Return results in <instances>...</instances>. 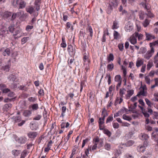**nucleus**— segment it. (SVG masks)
Returning a JSON list of instances; mask_svg holds the SVG:
<instances>
[{
	"mask_svg": "<svg viewBox=\"0 0 158 158\" xmlns=\"http://www.w3.org/2000/svg\"><path fill=\"white\" fill-rule=\"evenodd\" d=\"M83 60L84 66L85 70L87 71L89 69V65L90 64V60L89 59V55L88 54L85 53L83 57Z\"/></svg>",
	"mask_w": 158,
	"mask_h": 158,
	"instance_id": "obj_1",
	"label": "nucleus"
},
{
	"mask_svg": "<svg viewBox=\"0 0 158 158\" xmlns=\"http://www.w3.org/2000/svg\"><path fill=\"white\" fill-rule=\"evenodd\" d=\"M151 49L147 51L144 56V58L147 60L150 59L152 56L154 52V48L153 47H152L151 46Z\"/></svg>",
	"mask_w": 158,
	"mask_h": 158,
	"instance_id": "obj_2",
	"label": "nucleus"
},
{
	"mask_svg": "<svg viewBox=\"0 0 158 158\" xmlns=\"http://www.w3.org/2000/svg\"><path fill=\"white\" fill-rule=\"evenodd\" d=\"M148 146V143L146 141H144L142 145H139L137 147V150L139 152H143Z\"/></svg>",
	"mask_w": 158,
	"mask_h": 158,
	"instance_id": "obj_3",
	"label": "nucleus"
},
{
	"mask_svg": "<svg viewBox=\"0 0 158 158\" xmlns=\"http://www.w3.org/2000/svg\"><path fill=\"white\" fill-rule=\"evenodd\" d=\"M126 90L124 88L120 89L119 90V94L120 96V97L119 98L117 97L116 99V102H118V100H120L119 104H120L123 101V95L125 94Z\"/></svg>",
	"mask_w": 158,
	"mask_h": 158,
	"instance_id": "obj_4",
	"label": "nucleus"
},
{
	"mask_svg": "<svg viewBox=\"0 0 158 158\" xmlns=\"http://www.w3.org/2000/svg\"><path fill=\"white\" fill-rule=\"evenodd\" d=\"M133 28V24L130 22H127L125 27V31L127 32H130Z\"/></svg>",
	"mask_w": 158,
	"mask_h": 158,
	"instance_id": "obj_5",
	"label": "nucleus"
},
{
	"mask_svg": "<svg viewBox=\"0 0 158 158\" xmlns=\"http://www.w3.org/2000/svg\"><path fill=\"white\" fill-rule=\"evenodd\" d=\"M144 60L143 59L138 58L136 61V66L138 68H139L141 65H143Z\"/></svg>",
	"mask_w": 158,
	"mask_h": 158,
	"instance_id": "obj_6",
	"label": "nucleus"
},
{
	"mask_svg": "<svg viewBox=\"0 0 158 158\" xmlns=\"http://www.w3.org/2000/svg\"><path fill=\"white\" fill-rule=\"evenodd\" d=\"M136 36L135 35V33L133 34L130 38L129 41L131 43L133 44H135L137 43V40Z\"/></svg>",
	"mask_w": 158,
	"mask_h": 158,
	"instance_id": "obj_7",
	"label": "nucleus"
},
{
	"mask_svg": "<svg viewBox=\"0 0 158 158\" xmlns=\"http://www.w3.org/2000/svg\"><path fill=\"white\" fill-rule=\"evenodd\" d=\"M29 108L31 109V111H34L37 110L39 108V105L38 103L33 104L29 106Z\"/></svg>",
	"mask_w": 158,
	"mask_h": 158,
	"instance_id": "obj_8",
	"label": "nucleus"
},
{
	"mask_svg": "<svg viewBox=\"0 0 158 158\" xmlns=\"http://www.w3.org/2000/svg\"><path fill=\"white\" fill-rule=\"evenodd\" d=\"M38 135L37 133L36 132H29L27 134L28 136L30 138L34 139Z\"/></svg>",
	"mask_w": 158,
	"mask_h": 158,
	"instance_id": "obj_9",
	"label": "nucleus"
},
{
	"mask_svg": "<svg viewBox=\"0 0 158 158\" xmlns=\"http://www.w3.org/2000/svg\"><path fill=\"white\" fill-rule=\"evenodd\" d=\"M26 11L30 14H32L35 11V9L34 7L31 6H29L27 7L26 8Z\"/></svg>",
	"mask_w": 158,
	"mask_h": 158,
	"instance_id": "obj_10",
	"label": "nucleus"
},
{
	"mask_svg": "<svg viewBox=\"0 0 158 158\" xmlns=\"http://www.w3.org/2000/svg\"><path fill=\"white\" fill-rule=\"evenodd\" d=\"M145 34L146 36V40H150L155 38V36L151 34L148 33L146 32H145Z\"/></svg>",
	"mask_w": 158,
	"mask_h": 158,
	"instance_id": "obj_11",
	"label": "nucleus"
},
{
	"mask_svg": "<svg viewBox=\"0 0 158 158\" xmlns=\"http://www.w3.org/2000/svg\"><path fill=\"white\" fill-rule=\"evenodd\" d=\"M134 93V91L132 89L128 90L127 91V94L125 95L126 98V99H129L131 97L133 94Z\"/></svg>",
	"mask_w": 158,
	"mask_h": 158,
	"instance_id": "obj_12",
	"label": "nucleus"
},
{
	"mask_svg": "<svg viewBox=\"0 0 158 158\" xmlns=\"http://www.w3.org/2000/svg\"><path fill=\"white\" fill-rule=\"evenodd\" d=\"M9 80L12 81H17V77L15 74H11L8 77Z\"/></svg>",
	"mask_w": 158,
	"mask_h": 158,
	"instance_id": "obj_13",
	"label": "nucleus"
},
{
	"mask_svg": "<svg viewBox=\"0 0 158 158\" xmlns=\"http://www.w3.org/2000/svg\"><path fill=\"white\" fill-rule=\"evenodd\" d=\"M140 95H143V96L144 95L143 91L142 92H140L137 95L132 97L131 98V100L133 102H135L137 100V96H139Z\"/></svg>",
	"mask_w": 158,
	"mask_h": 158,
	"instance_id": "obj_14",
	"label": "nucleus"
},
{
	"mask_svg": "<svg viewBox=\"0 0 158 158\" xmlns=\"http://www.w3.org/2000/svg\"><path fill=\"white\" fill-rule=\"evenodd\" d=\"M27 139L25 137H21L18 138V142L21 143H24L27 141Z\"/></svg>",
	"mask_w": 158,
	"mask_h": 158,
	"instance_id": "obj_15",
	"label": "nucleus"
},
{
	"mask_svg": "<svg viewBox=\"0 0 158 158\" xmlns=\"http://www.w3.org/2000/svg\"><path fill=\"white\" fill-rule=\"evenodd\" d=\"M152 138L155 141H158V134L153 132L152 133Z\"/></svg>",
	"mask_w": 158,
	"mask_h": 158,
	"instance_id": "obj_16",
	"label": "nucleus"
},
{
	"mask_svg": "<svg viewBox=\"0 0 158 158\" xmlns=\"http://www.w3.org/2000/svg\"><path fill=\"white\" fill-rule=\"evenodd\" d=\"M135 141L132 140H130L127 141L125 143V144H123L122 146H126V147H130L132 146L135 143Z\"/></svg>",
	"mask_w": 158,
	"mask_h": 158,
	"instance_id": "obj_17",
	"label": "nucleus"
},
{
	"mask_svg": "<svg viewBox=\"0 0 158 158\" xmlns=\"http://www.w3.org/2000/svg\"><path fill=\"white\" fill-rule=\"evenodd\" d=\"M12 107V104L10 103L6 104L3 106V109L4 111H7Z\"/></svg>",
	"mask_w": 158,
	"mask_h": 158,
	"instance_id": "obj_18",
	"label": "nucleus"
},
{
	"mask_svg": "<svg viewBox=\"0 0 158 158\" xmlns=\"http://www.w3.org/2000/svg\"><path fill=\"white\" fill-rule=\"evenodd\" d=\"M31 114L32 111L31 110H25L23 112V114L25 117H29Z\"/></svg>",
	"mask_w": 158,
	"mask_h": 158,
	"instance_id": "obj_19",
	"label": "nucleus"
},
{
	"mask_svg": "<svg viewBox=\"0 0 158 158\" xmlns=\"http://www.w3.org/2000/svg\"><path fill=\"white\" fill-rule=\"evenodd\" d=\"M68 51L69 52L71 55L74 53V50L73 49V46L71 45H69L68 47Z\"/></svg>",
	"mask_w": 158,
	"mask_h": 158,
	"instance_id": "obj_20",
	"label": "nucleus"
},
{
	"mask_svg": "<svg viewBox=\"0 0 158 158\" xmlns=\"http://www.w3.org/2000/svg\"><path fill=\"white\" fill-rule=\"evenodd\" d=\"M148 138V135L145 134H141L139 135L140 139L142 140H146Z\"/></svg>",
	"mask_w": 158,
	"mask_h": 158,
	"instance_id": "obj_21",
	"label": "nucleus"
},
{
	"mask_svg": "<svg viewBox=\"0 0 158 158\" xmlns=\"http://www.w3.org/2000/svg\"><path fill=\"white\" fill-rule=\"evenodd\" d=\"M26 3L23 0H21L19 4V8L23 9L25 7Z\"/></svg>",
	"mask_w": 158,
	"mask_h": 158,
	"instance_id": "obj_22",
	"label": "nucleus"
},
{
	"mask_svg": "<svg viewBox=\"0 0 158 158\" xmlns=\"http://www.w3.org/2000/svg\"><path fill=\"white\" fill-rule=\"evenodd\" d=\"M104 147L106 150L107 151H110L111 149V144L108 143H106L105 144Z\"/></svg>",
	"mask_w": 158,
	"mask_h": 158,
	"instance_id": "obj_23",
	"label": "nucleus"
},
{
	"mask_svg": "<svg viewBox=\"0 0 158 158\" xmlns=\"http://www.w3.org/2000/svg\"><path fill=\"white\" fill-rule=\"evenodd\" d=\"M107 70L109 71H111L114 68V65L112 63L109 64L107 65Z\"/></svg>",
	"mask_w": 158,
	"mask_h": 158,
	"instance_id": "obj_24",
	"label": "nucleus"
},
{
	"mask_svg": "<svg viewBox=\"0 0 158 158\" xmlns=\"http://www.w3.org/2000/svg\"><path fill=\"white\" fill-rule=\"evenodd\" d=\"M10 53V49L8 48H7L5 49L4 51L3 52L2 55L4 56H6V55L9 56Z\"/></svg>",
	"mask_w": 158,
	"mask_h": 158,
	"instance_id": "obj_25",
	"label": "nucleus"
},
{
	"mask_svg": "<svg viewBox=\"0 0 158 158\" xmlns=\"http://www.w3.org/2000/svg\"><path fill=\"white\" fill-rule=\"evenodd\" d=\"M135 35L136 36L137 38H138L139 40H140L143 39V35L141 34H139L137 32L135 33Z\"/></svg>",
	"mask_w": 158,
	"mask_h": 158,
	"instance_id": "obj_26",
	"label": "nucleus"
},
{
	"mask_svg": "<svg viewBox=\"0 0 158 158\" xmlns=\"http://www.w3.org/2000/svg\"><path fill=\"white\" fill-rule=\"evenodd\" d=\"M113 36L114 39L117 40L120 37V34L118 32L114 30V31Z\"/></svg>",
	"mask_w": 158,
	"mask_h": 158,
	"instance_id": "obj_27",
	"label": "nucleus"
},
{
	"mask_svg": "<svg viewBox=\"0 0 158 158\" xmlns=\"http://www.w3.org/2000/svg\"><path fill=\"white\" fill-rule=\"evenodd\" d=\"M66 108L65 106H63L61 108V115L60 116V117H62L63 118V117L64 116L65 114L64 113L66 111Z\"/></svg>",
	"mask_w": 158,
	"mask_h": 158,
	"instance_id": "obj_28",
	"label": "nucleus"
},
{
	"mask_svg": "<svg viewBox=\"0 0 158 158\" xmlns=\"http://www.w3.org/2000/svg\"><path fill=\"white\" fill-rule=\"evenodd\" d=\"M150 21L147 19H146L143 22L142 24L144 27H147L149 24Z\"/></svg>",
	"mask_w": 158,
	"mask_h": 158,
	"instance_id": "obj_29",
	"label": "nucleus"
},
{
	"mask_svg": "<svg viewBox=\"0 0 158 158\" xmlns=\"http://www.w3.org/2000/svg\"><path fill=\"white\" fill-rule=\"evenodd\" d=\"M144 8L147 10L148 11V13L147 15L150 18H152L154 17V15L149 10L148 11V9L147 8V6L146 5H145Z\"/></svg>",
	"mask_w": 158,
	"mask_h": 158,
	"instance_id": "obj_30",
	"label": "nucleus"
},
{
	"mask_svg": "<svg viewBox=\"0 0 158 158\" xmlns=\"http://www.w3.org/2000/svg\"><path fill=\"white\" fill-rule=\"evenodd\" d=\"M114 59V56L112 53H110L107 57V61L108 62L112 61Z\"/></svg>",
	"mask_w": 158,
	"mask_h": 158,
	"instance_id": "obj_31",
	"label": "nucleus"
},
{
	"mask_svg": "<svg viewBox=\"0 0 158 158\" xmlns=\"http://www.w3.org/2000/svg\"><path fill=\"white\" fill-rule=\"evenodd\" d=\"M119 26L118 23L116 21H114L113 22V25L112 26V28L113 29H115L118 28Z\"/></svg>",
	"mask_w": 158,
	"mask_h": 158,
	"instance_id": "obj_32",
	"label": "nucleus"
},
{
	"mask_svg": "<svg viewBox=\"0 0 158 158\" xmlns=\"http://www.w3.org/2000/svg\"><path fill=\"white\" fill-rule=\"evenodd\" d=\"M105 116H104L102 118H100L99 119L98 123L99 125H103L104 123V121L105 119Z\"/></svg>",
	"mask_w": 158,
	"mask_h": 158,
	"instance_id": "obj_33",
	"label": "nucleus"
},
{
	"mask_svg": "<svg viewBox=\"0 0 158 158\" xmlns=\"http://www.w3.org/2000/svg\"><path fill=\"white\" fill-rule=\"evenodd\" d=\"M145 100L148 106V107L151 108L153 105L152 103L147 98H146Z\"/></svg>",
	"mask_w": 158,
	"mask_h": 158,
	"instance_id": "obj_34",
	"label": "nucleus"
},
{
	"mask_svg": "<svg viewBox=\"0 0 158 158\" xmlns=\"http://www.w3.org/2000/svg\"><path fill=\"white\" fill-rule=\"evenodd\" d=\"M139 18L140 20H143L146 16L147 14L144 12H141L139 14Z\"/></svg>",
	"mask_w": 158,
	"mask_h": 158,
	"instance_id": "obj_35",
	"label": "nucleus"
},
{
	"mask_svg": "<svg viewBox=\"0 0 158 158\" xmlns=\"http://www.w3.org/2000/svg\"><path fill=\"white\" fill-rule=\"evenodd\" d=\"M20 152L19 150H14L12 151V153L15 156H18L20 153Z\"/></svg>",
	"mask_w": 158,
	"mask_h": 158,
	"instance_id": "obj_36",
	"label": "nucleus"
},
{
	"mask_svg": "<svg viewBox=\"0 0 158 158\" xmlns=\"http://www.w3.org/2000/svg\"><path fill=\"white\" fill-rule=\"evenodd\" d=\"M145 81L148 84L150 85L151 83V79L149 76H146L145 77Z\"/></svg>",
	"mask_w": 158,
	"mask_h": 158,
	"instance_id": "obj_37",
	"label": "nucleus"
},
{
	"mask_svg": "<svg viewBox=\"0 0 158 158\" xmlns=\"http://www.w3.org/2000/svg\"><path fill=\"white\" fill-rule=\"evenodd\" d=\"M91 152V146H88V148L86 149L85 151V153L86 155L88 156V155L89 154V152Z\"/></svg>",
	"mask_w": 158,
	"mask_h": 158,
	"instance_id": "obj_38",
	"label": "nucleus"
},
{
	"mask_svg": "<svg viewBox=\"0 0 158 158\" xmlns=\"http://www.w3.org/2000/svg\"><path fill=\"white\" fill-rule=\"evenodd\" d=\"M29 39V37H26L23 38L21 40V43L22 44L25 43Z\"/></svg>",
	"mask_w": 158,
	"mask_h": 158,
	"instance_id": "obj_39",
	"label": "nucleus"
},
{
	"mask_svg": "<svg viewBox=\"0 0 158 158\" xmlns=\"http://www.w3.org/2000/svg\"><path fill=\"white\" fill-rule=\"evenodd\" d=\"M114 80L115 81L119 82L122 81V78L120 75H117L115 76Z\"/></svg>",
	"mask_w": 158,
	"mask_h": 158,
	"instance_id": "obj_40",
	"label": "nucleus"
},
{
	"mask_svg": "<svg viewBox=\"0 0 158 158\" xmlns=\"http://www.w3.org/2000/svg\"><path fill=\"white\" fill-rule=\"evenodd\" d=\"M153 66V63L152 62L149 61L147 64V69L148 70H149Z\"/></svg>",
	"mask_w": 158,
	"mask_h": 158,
	"instance_id": "obj_41",
	"label": "nucleus"
},
{
	"mask_svg": "<svg viewBox=\"0 0 158 158\" xmlns=\"http://www.w3.org/2000/svg\"><path fill=\"white\" fill-rule=\"evenodd\" d=\"M87 30L89 31L90 36L92 37L93 36V30L91 27L90 26H88Z\"/></svg>",
	"mask_w": 158,
	"mask_h": 158,
	"instance_id": "obj_42",
	"label": "nucleus"
},
{
	"mask_svg": "<svg viewBox=\"0 0 158 158\" xmlns=\"http://www.w3.org/2000/svg\"><path fill=\"white\" fill-rule=\"evenodd\" d=\"M74 59L73 58H72L71 59L69 58L68 61V63L70 67H71V66L72 65V64L74 62Z\"/></svg>",
	"mask_w": 158,
	"mask_h": 158,
	"instance_id": "obj_43",
	"label": "nucleus"
},
{
	"mask_svg": "<svg viewBox=\"0 0 158 158\" xmlns=\"http://www.w3.org/2000/svg\"><path fill=\"white\" fill-rule=\"evenodd\" d=\"M114 90V86L112 85L109 88V92L110 93V95H112L113 94L112 93V91Z\"/></svg>",
	"mask_w": 158,
	"mask_h": 158,
	"instance_id": "obj_44",
	"label": "nucleus"
},
{
	"mask_svg": "<svg viewBox=\"0 0 158 158\" xmlns=\"http://www.w3.org/2000/svg\"><path fill=\"white\" fill-rule=\"evenodd\" d=\"M103 133L109 136H110L111 135V133L108 130L105 129L103 131Z\"/></svg>",
	"mask_w": 158,
	"mask_h": 158,
	"instance_id": "obj_45",
	"label": "nucleus"
},
{
	"mask_svg": "<svg viewBox=\"0 0 158 158\" xmlns=\"http://www.w3.org/2000/svg\"><path fill=\"white\" fill-rule=\"evenodd\" d=\"M36 98L35 97H31L28 98V100L30 102H34L36 100Z\"/></svg>",
	"mask_w": 158,
	"mask_h": 158,
	"instance_id": "obj_46",
	"label": "nucleus"
},
{
	"mask_svg": "<svg viewBox=\"0 0 158 158\" xmlns=\"http://www.w3.org/2000/svg\"><path fill=\"white\" fill-rule=\"evenodd\" d=\"M66 27L67 29H68L69 28L71 27V29L73 31V26L71 25V24L69 22H67L66 23Z\"/></svg>",
	"mask_w": 158,
	"mask_h": 158,
	"instance_id": "obj_47",
	"label": "nucleus"
},
{
	"mask_svg": "<svg viewBox=\"0 0 158 158\" xmlns=\"http://www.w3.org/2000/svg\"><path fill=\"white\" fill-rule=\"evenodd\" d=\"M34 3H35V8L36 10L38 11H39V10H40V3H35V2Z\"/></svg>",
	"mask_w": 158,
	"mask_h": 158,
	"instance_id": "obj_48",
	"label": "nucleus"
},
{
	"mask_svg": "<svg viewBox=\"0 0 158 158\" xmlns=\"http://www.w3.org/2000/svg\"><path fill=\"white\" fill-rule=\"evenodd\" d=\"M106 78H108V83L109 85H110L111 83V77L110 74H106Z\"/></svg>",
	"mask_w": 158,
	"mask_h": 158,
	"instance_id": "obj_49",
	"label": "nucleus"
},
{
	"mask_svg": "<svg viewBox=\"0 0 158 158\" xmlns=\"http://www.w3.org/2000/svg\"><path fill=\"white\" fill-rule=\"evenodd\" d=\"M18 13H13L11 16V20H14L16 17H18Z\"/></svg>",
	"mask_w": 158,
	"mask_h": 158,
	"instance_id": "obj_50",
	"label": "nucleus"
},
{
	"mask_svg": "<svg viewBox=\"0 0 158 158\" xmlns=\"http://www.w3.org/2000/svg\"><path fill=\"white\" fill-rule=\"evenodd\" d=\"M73 131H69V132L68 134L67 137H66V138H65L64 139V140H66V142H67L68 141V140L70 138V135L72 134V133H73Z\"/></svg>",
	"mask_w": 158,
	"mask_h": 158,
	"instance_id": "obj_51",
	"label": "nucleus"
},
{
	"mask_svg": "<svg viewBox=\"0 0 158 158\" xmlns=\"http://www.w3.org/2000/svg\"><path fill=\"white\" fill-rule=\"evenodd\" d=\"M10 66L9 65H6L3 67V69L4 71L8 72L9 70Z\"/></svg>",
	"mask_w": 158,
	"mask_h": 158,
	"instance_id": "obj_52",
	"label": "nucleus"
},
{
	"mask_svg": "<svg viewBox=\"0 0 158 158\" xmlns=\"http://www.w3.org/2000/svg\"><path fill=\"white\" fill-rule=\"evenodd\" d=\"M113 126L115 129H118L119 127V124L117 123H113Z\"/></svg>",
	"mask_w": 158,
	"mask_h": 158,
	"instance_id": "obj_53",
	"label": "nucleus"
},
{
	"mask_svg": "<svg viewBox=\"0 0 158 158\" xmlns=\"http://www.w3.org/2000/svg\"><path fill=\"white\" fill-rule=\"evenodd\" d=\"M118 47L119 49L121 51H122L123 48V44H119L118 45Z\"/></svg>",
	"mask_w": 158,
	"mask_h": 158,
	"instance_id": "obj_54",
	"label": "nucleus"
},
{
	"mask_svg": "<svg viewBox=\"0 0 158 158\" xmlns=\"http://www.w3.org/2000/svg\"><path fill=\"white\" fill-rule=\"evenodd\" d=\"M113 120V117L112 116H110L107 118L106 120V123H107L110 121H111Z\"/></svg>",
	"mask_w": 158,
	"mask_h": 158,
	"instance_id": "obj_55",
	"label": "nucleus"
},
{
	"mask_svg": "<svg viewBox=\"0 0 158 158\" xmlns=\"http://www.w3.org/2000/svg\"><path fill=\"white\" fill-rule=\"evenodd\" d=\"M41 117L42 116L40 114L37 115L34 117V118H33V120H39L40 119Z\"/></svg>",
	"mask_w": 158,
	"mask_h": 158,
	"instance_id": "obj_56",
	"label": "nucleus"
},
{
	"mask_svg": "<svg viewBox=\"0 0 158 158\" xmlns=\"http://www.w3.org/2000/svg\"><path fill=\"white\" fill-rule=\"evenodd\" d=\"M89 140L87 139H84L83 140L82 142V148H83L84 147L86 143H87L89 141Z\"/></svg>",
	"mask_w": 158,
	"mask_h": 158,
	"instance_id": "obj_57",
	"label": "nucleus"
},
{
	"mask_svg": "<svg viewBox=\"0 0 158 158\" xmlns=\"http://www.w3.org/2000/svg\"><path fill=\"white\" fill-rule=\"evenodd\" d=\"M121 153L120 151L119 150H116L115 151L114 154L115 156H116L115 157L116 158V157L118 156Z\"/></svg>",
	"mask_w": 158,
	"mask_h": 158,
	"instance_id": "obj_58",
	"label": "nucleus"
},
{
	"mask_svg": "<svg viewBox=\"0 0 158 158\" xmlns=\"http://www.w3.org/2000/svg\"><path fill=\"white\" fill-rule=\"evenodd\" d=\"M146 67V65L145 64H144L142 66V67H141V72L142 73H144L145 70V69Z\"/></svg>",
	"mask_w": 158,
	"mask_h": 158,
	"instance_id": "obj_59",
	"label": "nucleus"
},
{
	"mask_svg": "<svg viewBox=\"0 0 158 158\" xmlns=\"http://www.w3.org/2000/svg\"><path fill=\"white\" fill-rule=\"evenodd\" d=\"M33 27L32 26H30L28 25L26 27V31H29L30 30H31Z\"/></svg>",
	"mask_w": 158,
	"mask_h": 158,
	"instance_id": "obj_60",
	"label": "nucleus"
},
{
	"mask_svg": "<svg viewBox=\"0 0 158 158\" xmlns=\"http://www.w3.org/2000/svg\"><path fill=\"white\" fill-rule=\"evenodd\" d=\"M97 143H95L92 147L91 146V151H94L97 148Z\"/></svg>",
	"mask_w": 158,
	"mask_h": 158,
	"instance_id": "obj_61",
	"label": "nucleus"
},
{
	"mask_svg": "<svg viewBox=\"0 0 158 158\" xmlns=\"http://www.w3.org/2000/svg\"><path fill=\"white\" fill-rule=\"evenodd\" d=\"M52 140H50L48 142L47 145V147L51 149V147L52 146Z\"/></svg>",
	"mask_w": 158,
	"mask_h": 158,
	"instance_id": "obj_62",
	"label": "nucleus"
},
{
	"mask_svg": "<svg viewBox=\"0 0 158 158\" xmlns=\"http://www.w3.org/2000/svg\"><path fill=\"white\" fill-rule=\"evenodd\" d=\"M28 14L27 13H24V12L21 17L23 18V19H26L27 17H28Z\"/></svg>",
	"mask_w": 158,
	"mask_h": 158,
	"instance_id": "obj_63",
	"label": "nucleus"
},
{
	"mask_svg": "<svg viewBox=\"0 0 158 158\" xmlns=\"http://www.w3.org/2000/svg\"><path fill=\"white\" fill-rule=\"evenodd\" d=\"M158 62V56H157V55H156L154 56V62L155 64L157 63Z\"/></svg>",
	"mask_w": 158,
	"mask_h": 158,
	"instance_id": "obj_64",
	"label": "nucleus"
}]
</instances>
